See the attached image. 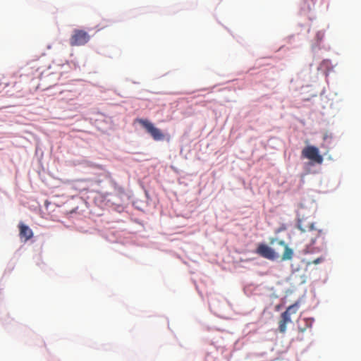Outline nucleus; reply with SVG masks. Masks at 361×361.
Instances as JSON below:
<instances>
[{"mask_svg":"<svg viewBox=\"0 0 361 361\" xmlns=\"http://www.w3.org/2000/svg\"><path fill=\"white\" fill-rule=\"evenodd\" d=\"M297 227L300 231H301V232L314 233L311 236V242L312 245L316 243V241L318 238H321L323 244L326 243L325 232L322 229L316 228L313 222H309L306 220L300 219L298 222Z\"/></svg>","mask_w":361,"mask_h":361,"instance_id":"nucleus-1","label":"nucleus"},{"mask_svg":"<svg viewBox=\"0 0 361 361\" xmlns=\"http://www.w3.org/2000/svg\"><path fill=\"white\" fill-rule=\"evenodd\" d=\"M90 35L82 30H74L70 39V44L72 47L85 45L90 40Z\"/></svg>","mask_w":361,"mask_h":361,"instance_id":"nucleus-4","label":"nucleus"},{"mask_svg":"<svg viewBox=\"0 0 361 361\" xmlns=\"http://www.w3.org/2000/svg\"><path fill=\"white\" fill-rule=\"evenodd\" d=\"M300 304L298 302L290 305L286 310L283 312L279 321V330L281 333H285L287 329V324L292 322L291 316L295 314L299 310Z\"/></svg>","mask_w":361,"mask_h":361,"instance_id":"nucleus-2","label":"nucleus"},{"mask_svg":"<svg viewBox=\"0 0 361 361\" xmlns=\"http://www.w3.org/2000/svg\"><path fill=\"white\" fill-rule=\"evenodd\" d=\"M322 261H323V259H322V257H319V258H317V259H314V260L312 262V263H313V264H317L320 263V262H322Z\"/></svg>","mask_w":361,"mask_h":361,"instance_id":"nucleus-10","label":"nucleus"},{"mask_svg":"<svg viewBox=\"0 0 361 361\" xmlns=\"http://www.w3.org/2000/svg\"><path fill=\"white\" fill-rule=\"evenodd\" d=\"M304 321L305 322V327H299V330L301 332H304L307 328H311L312 327V323L314 322V319H310V318H306V319H304Z\"/></svg>","mask_w":361,"mask_h":361,"instance_id":"nucleus-9","label":"nucleus"},{"mask_svg":"<svg viewBox=\"0 0 361 361\" xmlns=\"http://www.w3.org/2000/svg\"><path fill=\"white\" fill-rule=\"evenodd\" d=\"M320 35V33H317V37H321V35Z\"/></svg>","mask_w":361,"mask_h":361,"instance_id":"nucleus-12","label":"nucleus"},{"mask_svg":"<svg viewBox=\"0 0 361 361\" xmlns=\"http://www.w3.org/2000/svg\"><path fill=\"white\" fill-rule=\"evenodd\" d=\"M302 156L317 164H322L323 157L319 154V149L314 146H307L302 150Z\"/></svg>","mask_w":361,"mask_h":361,"instance_id":"nucleus-5","label":"nucleus"},{"mask_svg":"<svg viewBox=\"0 0 361 361\" xmlns=\"http://www.w3.org/2000/svg\"><path fill=\"white\" fill-rule=\"evenodd\" d=\"M19 229L20 238H23L25 240H27L32 237V231L27 226L23 224H20Z\"/></svg>","mask_w":361,"mask_h":361,"instance_id":"nucleus-8","label":"nucleus"},{"mask_svg":"<svg viewBox=\"0 0 361 361\" xmlns=\"http://www.w3.org/2000/svg\"><path fill=\"white\" fill-rule=\"evenodd\" d=\"M320 35V33H317V37H321V35Z\"/></svg>","mask_w":361,"mask_h":361,"instance_id":"nucleus-11","label":"nucleus"},{"mask_svg":"<svg viewBox=\"0 0 361 361\" xmlns=\"http://www.w3.org/2000/svg\"><path fill=\"white\" fill-rule=\"evenodd\" d=\"M256 252L260 256L270 260H275L280 257L279 253L276 252L272 248L265 244H259L257 248Z\"/></svg>","mask_w":361,"mask_h":361,"instance_id":"nucleus-6","label":"nucleus"},{"mask_svg":"<svg viewBox=\"0 0 361 361\" xmlns=\"http://www.w3.org/2000/svg\"><path fill=\"white\" fill-rule=\"evenodd\" d=\"M135 121L145 129L146 132L151 135L154 140L161 141L164 140L165 135L164 133L159 128L155 127L149 120L137 118Z\"/></svg>","mask_w":361,"mask_h":361,"instance_id":"nucleus-3","label":"nucleus"},{"mask_svg":"<svg viewBox=\"0 0 361 361\" xmlns=\"http://www.w3.org/2000/svg\"><path fill=\"white\" fill-rule=\"evenodd\" d=\"M279 245L283 247L284 252L281 256V259L283 261L291 259L293 255V252L291 248H290L288 245L282 241H279Z\"/></svg>","mask_w":361,"mask_h":361,"instance_id":"nucleus-7","label":"nucleus"}]
</instances>
